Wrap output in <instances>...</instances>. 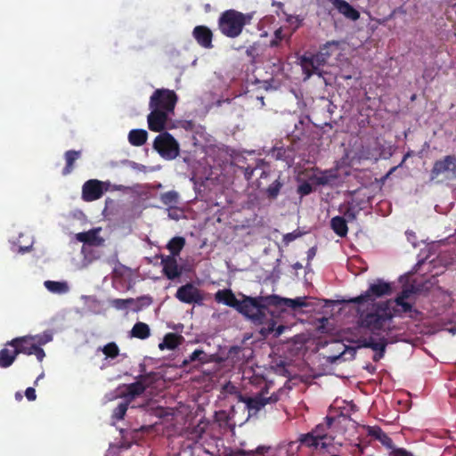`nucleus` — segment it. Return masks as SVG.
I'll return each instance as SVG.
<instances>
[{"instance_id": "a878e982", "label": "nucleus", "mask_w": 456, "mask_h": 456, "mask_svg": "<svg viewBox=\"0 0 456 456\" xmlns=\"http://www.w3.org/2000/svg\"><path fill=\"white\" fill-rule=\"evenodd\" d=\"M81 156V151L69 150L67 151L64 154V158L66 160V166L62 170V175H67L70 174L74 169V163L77 159H78Z\"/></svg>"}, {"instance_id": "69168bd1", "label": "nucleus", "mask_w": 456, "mask_h": 456, "mask_svg": "<svg viewBox=\"0 0 456 456\" xmlns=\"http://www.w3.org/2000/svg\"><path fill=\"white\" fill-rule=\"evenodd\" d=\"M315 255V249L314 248H310L308 251V257H313Z\"/></svg>"}, {"instance_id": "f8f14e48", "label": "nucleus", "mask_w": 456, "mask_h": 456, "mask_svg": "<svg viewBox=\"0 0 456 456\" xmlns=\"http://www.w3.org/2000/svg\"><path fill=\"white\" fill-rule=\"evenodd\" d=\"M106 190L102 181L90 179L83 184L82 199L86 202L97 200L102 198Z\"/></svg>"}, {"instance_id": "473e14b6", "label": "nucleus", "mask_w": 456, "mask_h": 456, "mask_svg": "<svg viewBox=\"0 0 456 456\" xmlns=\"http://www.w3.org/2000/svg\"><path fill=\"white\" fill-rule=\"evenodd\" d=\"M320 441L321 440L319 438H317V436H315V434H314V432L312 430L306 434L300 435V436L298 438V442L301 444H303L308 448H314V449L319 448Z\"/></svg>"}, {"instance_id": "f03ea898", "label": "nucleus", "mask_w": 456, "mask_h": 456, "mask_svg": "<svg viewBox=\"0 0 456 456\" xmlns=\"http://www.w3.org/2000/svg\"><path fill=\"white\" fill-rule=\"evenodd\" d=\"M271 297L272 295L258 297L243 295L238 312L254 324H263L267 319L268 307L273 306Z\"/></svg>"}, {"instance_id": "49530a36", "label": "nucleus", "mask_w": 456, "mask_h": 456, "mask_svg": "<svg viewBox=\"0 0 456 456\" xmlns=\"http://www.w3.org/2000/svg\"><path fill=\"white\" fill-rule=\"evenodd\" d=\"M383 446L389 450V452L395 446L393 440L388 436L387 433H383L379 440Z\"/></svg>"}, {"instance_id": "c85d7f7f", "label": "nucleus", "mask_w": 456, "mask_h": 456, "mask_svg": "<svg viewBox=\"0 0 456 456\" xmlns=\"http://www.w3.org/2000/svg\"><path fill=\"white\" fill-rule=\"evenodd\" d=\"M130 335L132 338L146 339L151 336V330L148 324L138 322L132 328Z\"/></svg>"}, {"instance_id": "338daca9", "label": "nucleus", "mask_w": 456, "mask_h": 456, "mask_svg": "<svg viewBox=\"0 0 456 456\" xmlns=\"http://www.w3.org/2000/svg\"><path fill=\"white\" fill-rule=\"evenodd\" d=\"M366 369L371 373L374 372L376 370V368L372 365L367 366Z\"/></svg>"}, {"instance_id": "dca6fc26", "label": "nucleus", "mask_w": 456, "mask_h": 456, "mask_svg": "<svg viewBox=\"0 0 456 456\" xmlns=\"http://www.w3.org/2000/svg\"><path fill=\"white\" fill-rule=\"evenodd\" d=\"M192 36L199 45L206 49L213 48V33L211 29L204 25H198L192 30Z\"/></svg>"}, {"instance_id": "79ce46f5", "label": "nucleus", "mask_w": 456, "mask_h": 456, "mask_svg": "<svg viewBox=\"0 0 456 456\" xmlns=\"http://www.w3.org/2000/svg\"><path fill=\"white\" fill-rule=\"evenodd\" d=\"M412 310H413L412 305L410 303L405 301L400 306L394 307L393 311H391V312H392L393 317H394L395 315H402L403 314L411 313V312H412Z\"/></svg>"}, {"instance_id": "0eeeda50", "label": "nucleus", "mask_w": 456, "mask_h": 456, "mask_svg": "<svg viewBox=\"0 0 456 456\" xmlns=\"http://www.w3.org/2000/svg\"><path fill=\"white\" fill-rule=\"evenodd\" d=\"M154 150L166 159H174L179 155V144L167 132L160 133L154 140Z\"/></svg>"}, {"instance_id": "3c124183", "label": "nucleus", "mask_w": 456, "mask_h": 456, "mask_svg": "<svg viewBox=\"0 0 456 456\" xmlns=\"http://www.w3.org/2000/svg\"><path fill=\"white\" fill-rule=\"evenodd\" d=\"M383 433L384 431L379 427H370L368 431L369 436L377 440H379V437H380Z\"/></svg>"}, {"instance_id": "774afa93", "label": "nucleus", "mask_w": 456, "mask_h": 456, "mask_svg": "<svg viewBox=\"0 0 456 456\" xmlns=\"http://www.w3.org/2000/svg\"><path fill=\"white\" fill-rule=\"evenodd\" d=\"M279 41H280V40H279V39H276V38H275L274 40L271 41V46H276V45H278Z\"/></svg>"}, {"instance_id": "e2e57ef3", "label": "nucleus", "mask_w": 456, "mask_h": 456, "mask_svg": "<svg viewBox=\"0 0 456 456\" xmlns=\"http://www.w3.org/2000/svg\"><path fill=\"white\" fill-rule=\"evenodd\" d=\"M268 448H266L265 446H258L256 449V452L257 454H264L265 451H267Z\"/></svg>"}, {"instance_id": "393cba45", "label": "nucleus", "mask_w": 456, "mask_h": 456, "mask_svg": "<svg viewBox=\"0 0 456 456\" xmlns=\"http://www.w3.org/2000/svg\"><path fill=\"white\" fill-rule=\"evenodd\" d=\"M330 227L333 230V232L341 238H344L347 235V222L346 218L340 216H337L331 218Z\"/></svg>"}, {"instance_id": "a18cd8bd", "label": "nucleus", "mask_w": 456, "mask_h": 456, "mask_svg": "<svg viewBox=\"0 0 456 456\" xmlns=\"http://www.w3.org/2000/svg\"><path fill=\"white\" fill-rule=\"evenodd\" d=\"M331 45H338V42L336 41H330L327 42L322 47H321L320 51L317 53L318 54H324L322 55L323 61L326 63L328 58L331 55V53L329 52V47Z\"/></svg>"}, {"instance_id": "f3484780", "label": "nucleus", "mask_w": 456, "mask_h": 456, "mask_svg": "<svg viewBox=\"0 0 456 456\" xmlns=\"http://www.w3.org/2000/svg\"><path fill=\"white\" fill-rule=\"evenodd\" d=\"M345 18L353 21L360 18V12L345 0H328Z\"/></svg>"}, {"instance_id": "6e6552de", "label": "nucleus", "mask_w": 456, "mask_h": 456, "mask_svg": "<svg viewBox=\"0 0 456 456\" xmlns=\"http://www.w3.org/2000/svg\"><path fill=\"white\" fill-rule=\"evenodd\" d=\"M392 293L390 283L381 279H378L374 283L370 284L369 289L358 297H352L347 300L348 303L362 304L368 300H375L383 296H389Z\"/></svg>"}, {"instance_id": "7c9ffc66", "label": "nucleus", "mask_w": 456, "mask_h": 456, "mask_svg": "<svg viewBox=\"0 0 456 456\" xmlns=\"http://www.w3.org/2000/svg\"><path fill=\"white\" fill-rule=\"evenodd\" d=\"M184 245H185V239L183 237L177 236V237L172 238L167 245V248L171 253L170 256L175 257L176 256H178L180 254V252L182 251V249L183 248Z\"/></svg>"}, {"instance_id": "bf43d9fd", "label": "nucleus", "mask_w": 456, "mask_h": 456, "mask_svg": "<svg viewBox=\"0 0 456 456\" xmlns=\"http://www.w3.org/2000/svg\"><path fill=\"white\" fill-rule=\"evenodd\" d=\"M168 217L173 219V220H178L179 219V215H177L174 209H170L168 208Z\"/></svg>"}, {"instance_id": "c9c22d12", "label": "nucleus", "mask_w": 456, "mask_h": 456, "mask_svg": "<svg viewBox=\"0 0 456 456\" xmlns=\"http://www.w3.org/2000/svg\"><path fill=\"white\" fill-rule=\"evenodd\" d=\"M129 403H130L127 400L118 403V405L113 410L111 418L115 420H122L126 413Z\"/></svg>"}, {"instance_id": "de8ad7c7", "label": "nucleus", "mask_w": 456, "mask_h": 456, "mask_svg": "<svg viewBox=\"0 0 456 456\" xmlns=\"http://www.w3.org/2000/svg\"><path fill=\"white\" fill-rule=\"evenodd\" d=\"M388 456H413V454L405 450L404 448H399L395 446L389 452Z\"/></svg>"}, {"instance_id": "7ed1b4c3", "label": "nucleus", "mask_w": 456, "mask_h": 456, "mask_svg": "<svg viewBox=\"0 0 456 456\" xmlns=\"http://www.w3.org/2000/svg\"><path fill=\"white\" fill-rule=\"evenodd\" d=\"M251 20V16L233 9L224 11L218 19V28L223 35L235 38Z\"/></svg>"}, {"instance_id": "603ef678", "label": "nucleus", "mask_w": 456, "mask_h": 456, "mask_svg": "<svg viewBox=\"0 0 456 456\" xmlns=\"http://www.w3.org/2000/svg\"><path fill=\"white\" fill-rule=\"evenodd\" d=\"M274 327H275V322H272L269 324L268 330L269 331H274V336L275 337L281 336L283 333L284 330H285V327L283 325H279L277 328H274Z\"/></svg>"}, {"instance_id": "9b49d317", "label": "nucleus", "mask_w": 456, "mask_h": 456, "mask_svg": "<svg viewBox=\"0 0 456 456\" xmlns=\"http://www.w3.org/2000/svg\"><path fill=\"white\" fill-rule=\"evenodd\" d=\"M323 54H304L300 58V65L306 77H310L313 74H321V67L325 65Z\"/></svg>"}, {"instance_id": "412c9836", "label": "nucleus", "mask_w": 456, "mask_h": 456, "mask_svg": "<svg viewBox=\"0 0 456 456\" xmlns=\"http://www.w3.org/2000/svg\"><path fill=\"white\" fill-rule=\"evenodd\" d=\"M76 239L90 246H100L103 242V239L97 235V230L94 229L77 233Z\"/></svg>"}, {"instance_id": "13d9d810", "label": "nucleus", "mask_w": 456, "mask_h": 456, "mask_svg": "<svg viewBox=\"0 0 456 456\" xmlns=\"http://www.w3.org/2000/svg\"><path fill=\"white\" fill-rule=\"evenodd\" d=\"M384 355H385V352H381V351L376 352L372 357V360L374 362H379L380 359H382L384 357Z\"/></svg>"}, {"instance_id": "4d7b16f0", "label": "nucleus", "mask_w": 456, "mask_h": 456, "mask_svg": "<svg viewBox=\"0 0 456 456\" xmlns=\"http://www.w3.org/2000/svg\"><path fill=\"white\" fill-rule=\"evenodd\" d=\"M272 173L270 170H265L263 169L260 174V181L258 182V187H260L263 183V180L266 179L267 177L271 176Z\"/></svg>"}, {"instance_id": "2eb2a0df", "label": "nucleus", "mask_w": 456, "mask_h": 456, "mask_svg": "<svg viewBox=\"0 0 456 456\" xmlns=\"http://www.w3.org/2000/svg\"><path fill=\"white\" fill-rule=\"evenodd\" d=\"M145 379V376H140L137 381L126 385L125 390L119 396L131 403L134 398L142 395L146 390L147 386L144 384Z\"/></svg>"}, {"instance_id": "20e7f679", "label": "nucleus", "mask_w": 456, "mask_h": 456, "mask_svg": "<svg viewBox=\"0 0 456 456\" xmlns=\"http://www.w3.org/2000/svg\"><path fill=\"white\" fill-rule=\"evenodd\" d=\"M456 179V156L446 155L436 160L430 170V181L436 183Z\"/></svg>"}, {"instance_id": "ea45409f", "label": "nucleus", "mask_w": 456, "mask_h": 456, "mask_svg": "<svg viewBox=\"0 0 456 456\" xmlns=\"http://www.w3.org/2000/svg\"><path fill=\"white\" fill-rule=\"evenodd\" d=\"M134 302V298L132 297L126 299L117 298L111 301V305L118 310H121L128 307L130 305H133Z\"/></svg>"}, {"instance_id": "9d476101", "label": "nucleus", "mask_w": 456, "mask_h": 456, "mask_svg": "<svg viewBox=\"0 0 456 456\" xmlns=\"http://www.w3.org/2000/svg\"><path fill=\"white\" fill-rule=\"evenodd\" d=\"M175 297L185 304H201L204 297L194 284L188 282L179 287L175 293Z\"/></svg>"}, {"instance_id": "6ab92c4d", "label": "nucleus", "mask_w": 456, "mask_h": 456, "mask_svg": "<svg viewBox=\"0 0 456 456\" xmlns=\"http://www.w3.org/2000/svg\"><path fill=\"white\" fill-rule=\"evenodd\" d=\"M163 273L168 280H175L181 275L177 261L174 256H166L161 261Z\"/></svg>"}, {"instance_id": "864d4df0", "label": "nucleus", "mask_w": 456, "mask_h": 456, "mask_svg": "<svg viewBox=\"0 0 456 456\" xmlns=\"http://www.w3.org/2000/svg\"><path fill=\"white\" fill-rule=\"evenodd\" d=\"M224 390L228 394L235 395L237 398H238V394H241L240 391H238V388L231 383L226 384L224 387Z\"/></svg>"}, {"instance_id": "cd10ccee", "label": "nucleus", "mask_w": 456, "mask_h": 456, "mask_svg": "<svg viewBox=\"0 0 456 456\" xmlns=\"http://www.w3.org/2000/svg\"><path fill=\"white\" fill-rule=\"evenodd\" d=\"M18 356V354H16L15 348L12 350H10L6 347L0 350V368H8L10 367L14 361L16 360V357Z\"/></svg>"}, {"instance_id": "0e129e2a", "label": "nucleus", "mask_w": 456, "mask_h": 456, "mask_svg": "<svg viewBox=\"0 0 456 456\" xmlns=\"http://www.w3.org/2000/svg\"><path fill=\"white\" fill-rule=\"evenodd\" d=\"M275 38L279 39L280 41L282 39L281 31L280 29L275 31Z\"/></svg>"}, {"instance_id": "aec40b11", "label": "nucleus", "mask_w": 456, "mask_h": 456, "mask_svg": "<svg viewBox=\"0 0 456 456\" xmlns=\"http://www.w3.org/2000/svg\"><path fill=\"white\" fill-rule=\"evenodd\" d=\"M215 299L218 303H223L225 305L232 307L238 311L240 300L237 299L234 293L231 289H219L216 295Z\"/></svg>"}, {"instance_id": "39448f33", "label": "nucleus", "mask_w": 456, "mask_h": 456, "mask_svg": "<svg viewBox=\"0 0 456 456\" xmlns=\"http://www.w3.org/2000/svg\"><path fill=\"white\" fill-rule=\"evenodd\" d=\"M6 346L15 348L16 354L32 355L34 354L38 362H43L45 353L42 347L37 346L32 335L21 336L12 338L5 344Z\"/></svg>"}, {"instance_id": "f704fd0d", "label": "nucleus", "mask_w": 456, "mask_h": 456, "mask_svg": "<svg viewBox=\"0 0 456 456\" xmlns=\"http://www.w3.org/2000/svg\"><path fill=\"white\" fill-rule=\"evenodd\" d=\"M45 286L49 291L57 294H63L69 290L68 284L63 281H46Z\"/></svg>"}, {"instance_id": "4468645a", "label": "nucleus", "mask_w": 456, "mask_h": 456, "mask_svg": "<svg viewBox=\"0 0 456 456\" xmlns=\"http://www.w3.org/2000/svg\"><path fill=\"white\" fill-rule=\"evenodd\" d=\"M150 109L151 111L147 117L149 129L153 132L163 131L171 113L155 108Z\"/></svg>"}, {"instance_id": "6e6d98bb", "label": "nucleus", "mask_w": 456, "mask_h": 456, "mask_svg": "<svg viewBox=\"0 0 456 456\" xmlns=\"http://www.w3.org/2000/svg\"><path fill=\"white\" fill-rule=\"evenodd\" d=\"M25 395L28 401H34L37 398L36 390L33 387H28Z\"/></svg>"}, {"instance_id": "c03bdc74", "label": "nucleus", "mask_w": 456, "mask_h": 456, "mask_svg": "<svg viewBox=\"0 0 456 456\" xmlns=\"http://www.w3.org/2000/svg\"><path fill=\"white\" fill-rule=\"evenodd\" d=\"M204 356H206V354L203 350H200V349H196L194 350L190 355H189V360L188 362H196V361H199L200 362H205V359H204ZM185 362H187V361H185Z\"/></svg>"}, {"instance_id": "4be33fe9", "label": "nucleus", "mask_w": 456, "mask_h": 456, "mask_svg": "<svg viewBox=\"0 0 456 456\" xmlns=\"http://www.w3.org/2000/svg\"><path fill=\"white\" fill-rule=\"evenodd\" d=\"M184 341V338L177 333H167L165 335L163 341L159 343V348L160 350L169 349L174 350Z\"/></svg>"}, {"instance_id": "680f3d73", "label": "nucleus", "mask_w": 456, "mask_h": 456, "mask_svg": "<svg viewBox=\"0 0 456 456\" xmlns=\"http://www.w3.org/2000/svg\"><path fill=\"white\" fill-rule=\"evenodd\" d=\"M405 302V299H403L402 297V296H400V294L395 297V303L396 305V307L400 306L402 304H403Z\"/></svg>"}, {"instance_id": "4c0bfd02", "label": "nucleus", "mask_w": 456, "mask_h": 456, "mask_svg": "<svg viewBox=\"0 0 456 456\" xmlns=\"http://www.w3.org/2000/svg\"><path fill=\"white\" fill-rule=\"evenodd\" d=\"M107 358L114 359L119 354V348L115 342H110L102 348Z\"/></svg>"}, {"instance_id": "bb28decb", "label": "nucleus", "mask_w": 456, "mask_h": 456, "mask_svg": "<svg viewBox=\"0 0 456 456\" xmlns=\"http://www.w3.org/2000/svg\"><path fill=\"white\" fill-rule=\"evenodd\" d=\"M148 137V133L143 129H133L128 134V141L134 146L143 145Z\"/></svg>"}, {"instance_id": "72a5a7b5", "label": "nucleus", "mask_w": 456, "mask_h": 456, "mask_svg": "<svg viewBox=\"0 0 456 456\" xmlns=\"http://www.w3.org/2000/svg\"><path fill=\"white\" fill-rule=\"evenodd\" d=\"M387 346V338H383L379 341H375L372 338L366 339L362 343V346L366 348H370L375 352H386V347Z\"/></svg>"}, {"instance_id": "423d86ee", "label": "nucleus", "mask_w": 456, "mask_h": 456, "mask_svg": "<svg viewBox=\"0 0 456 456\" xmlns=\"http://www.w3.org/2000/svg\"><path fill=\"white\" fill-rule=\"evenodd\" d=\"M178 96L175 91L166 88L156 89L150 98L149 107L173 113Z\"/></svg>"}, {"instance_id": "c756f323", "label": "nucleus", "mask_w": 456, "mask_h": 456, "mask_svg": "<svg viewBox=\"0 0 456 456\" xmlns=\"http://www.w3.org/2000/svg\"><path fill=\"white\" fill-rule=\"evenodd\" d=\"M361 208H359L354 202H347L340 208V212L343 214L344 218L346 222H353L356 220Z\"/></svg>"}, {"instance_id": "f257e3e1", "label": "nucleus", "mask_w": 456, "mask_h": 456, "mask_svg": "<svg viewBox=\"0 0 456 456\" xmlns=\"http://www.w3.org/2000/svg\"><path fill=\"white\" fill-rule=\"evenodd\" d=\"M357 314L358 325L374 334L385 330L387 325L393 319L388 301L372 303L370 311L358 309Z\"/></svg>"}, {"instance_id": "a211bd4d", "label": "nucleus", "mask_w": 456, "mask_h": 456, "mask_svg": "<svg viewBox=\"0 0 456 456\" xmlns=\"http://www.w3.org/2000/svg\"><path fill=\"white\" fill-rule=\"evenodd\" d=\"M335 421V418L331 416H326L323 419V421L319 423L312 429L314 434L319 438L321 441L322 440H334V436L329 435V430L331 428L333 423Z\"/></svg>"}, {"instance_id": "58836bf2", "label": "nucleus", "mask_w": 456, "mask_h": 456, "mask_svg": "<svg viewBox=\"0 0 456 456\" xmlns=\"http://www.w3.org/2000/svg\"><path fill=\"white\" fill-rule=\"evenodd\" d=\"M264 165H265V162L263 159H257L256 165L255 167H251L249 166H248L247 167H241V169H243L244 178L247 181H250L254 175L255 170L260 168Z\"/></svg>"}, {"instance_id": "5701e85b", "label": "nucleus", "mask_w": 456, "mask_h": 456, "mask_svg": "<svg viewBox=\"0 0 456 456\" xmlns=\"http://www.w3.org/2000/svg\"><path fill=\"white\" fill-rule=\"evenodd\" d=\"M338 178L337 171L329 169L310 176V181L317 185H327Z\"/></svg>"}, {"instance_id": "2f4dec72", "label": "nucleus", "mask_w": 456, "mask_h": 456, "mask_svg": "<svg viewBox=\"0 0 456 456\" xmlns=\"http://www.w3.org/2000/svg\"><path fill=\"white\" fill-rule=\"evenodd\" d=\"M160 201L170 209H175V205L179 202V194L175 191H168L160 194Z\"/></svg>"}, {"instance_id": "e433bc0d", "label": "nucleus", "mask_w": 456, "mask_h": 456, "mask_svg": "<svg viewBox=\"0 0 456 456\" xmlns=\"http://www.w3.org/2000/svg\"><path fill=\"white\" fill-rule=\"evenodd\" d=\"M152 304V297L149 295L142 296L134 299L133 305H134V310L139 312L142 309L150 306Z\"/></svg>"}, {"instance_id": "09e8293b", "label": "nucleus", "mask_w": 456, "mask_h": 456, "mask_svg": "<svg viewBox=\"0 0 456 456\" xmlns=\"http://www.w3.org/2000/svg\"><path fill=\"white\" fill-rule=\"evenodd\" d=\"M301 236V232L298 231H294L292 232H289L283 236V242L288 245L296 239L299 238Z\"/></svg>"}, {"instance_id": "052dcab7", "label": "nucleus", "mask_w": 456, "mask_h": 456, "mask_svg": "<svg viewBox=\"0 0 456 456\" xmlns=\"http://www.w3.org/2000/svg\"><path fill=\"white\" fill-rule=\"evenodd\" d=\"M331 440H329V442H327V440H322V441H320V445L319 447L321 449H327L328 446L331 444Z\"/></svg>"}, {"instance_id": "8fccbe9b", "label": "nucleus", "mask_w": 456, "mask_h": 456, "mask_svg": "<svg viewBox=\"0 0 456 456\" xmlns=\"http://www.w3.org/2000/svg\"><path fill=\"white\" fill-rule=\"evenodd\" d=\"M258 47L259 44L254 43L247 48L246 54L254 60L258 55Z\"/></svg>"}, {"instance_id": "a19ab883", "label": "nucleus", "mask_w": 456, "mask_h": 456, "mask_svg": "<svg viewBox=\"0 0 456 456\" xmlns=\"http://www.w3.org/2000/svg\"><path fill=\"white\" fill-rule=\"evenodd\" d=\"M37 346L42 347L48 342L52 341L53 336L51 333L44 332L43 334H37L33 336Z\"/></svg>"}, {"instance_id": "b1692460", "label": "nucleus", "mask_w": 456, "mask_h": 456, "mask_svg": "<svg viewBox=\"0 0 456 456\" xmlns=\"http://www.w3.org/2000/svg\"><path fill=\"white\" fill-rule=\"evenodd\" d=\"M283 185L284 182L281 180V175H278L274 180L265 189V195L268 200H276Z\"/></svg>"}, {"instance_id": "37998d69", "label": "nucleus", "mask_w": 456, "mask_h": 456, "mask_svg": "<svg viewBox=\"0 0 456 456\" xmlns=\"http://www.w3.org/2000/svg\"><path fill=\"white\" fill-rule=\"evenodd\" d=\"M297 191L301 197L306 196L313 191V186L308 182H303L297 186Z\"/></svg>"}, {"instance_id": "ddd939ff", "label": "nucleus", "mask_w": 456, "mask_h": 456, "mask_svg": "<svg viewBox=\"0 0 456 456\" xmlns=\"http://www.w3.org/2000/svg\"><path fill=\"white\" fill-rule=\"evenodd\" d=\"M271 300L273 301V306L281 308V310H285L289 308L293 311H296L302 307H306L309 305L307 303L306 297H297L296 298H287L281 297L278 295L273 294Z\"/></svg>"}, {"instance_id": "5fc2aeb1", "label": "nucleus", "mask_w": 456, "mask_h": 456, "mask_svg": "<svg viewBox=\"0 0 456 456\" xmlns=\"http://www.w3.org/2000/svg\"><path fill=\"white\" fill-rule=\"evenodd\" d=\"M414 293V289L413 287H406L404 288L401 292H400V296H402V297L403 299H407L411 297V294Z\"/></svg>"}, {"instance_id": "1a4fd4ad", "label": "nucleus", "mask_w": 456, "mask_h": 456, "mask_svg": "<svg viewBox=\"0 0 456 456\" xmlns=\"http://www.w3.org/2000/svg\"><path fill=\"white\" fill-rule=\"evenodd\" d=\"M267 389H262L258 394L253 397L244 396L242 394H238V401L244 403L248 410L255 411V412L260 411L268 403H274L279 401V395L273 394L267 396Z\"/></svg>"}]
</instances>
